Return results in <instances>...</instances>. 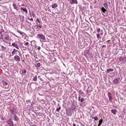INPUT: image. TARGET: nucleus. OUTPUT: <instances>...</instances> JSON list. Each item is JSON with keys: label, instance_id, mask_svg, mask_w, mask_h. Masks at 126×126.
Returning <instances> with one entry per match:
<instances>
[{"label": "nucleus", "instance_id": "obj_8", "mask_svg": "<svg viewBox=\"0 0 126 126\" xmlns=\"http://www.w3.org/2000/svg\"><path fill=\"white\" fill-rule=\"evenodd\" d=\"M76 108V106L75 103H73L71 107L72 110H74Z\"/></svg>", "mask_w": 126, "mask_h": 126}, {"label": "nucleus", "instance_id": "obj_7", "mask_svg": "<svg viewBox=\"0 0 126 126\" xmlns=\"http://www.w3.org/2000/svg\"><path fill=\"white\" fill-rule=\"evenodd\" d=\"M101 9L105 14H108V12L103 7H102Z\"/></svg>", "mask_w": 126, "mask_h": 126}, {"label": "nucleus", "instance_id": "obj_21", "mask_svg": "<svg viewBox=\"0 0 126 126\" xmlns=\"http://www.w3.org/2000/svg\"><path fill=\"white\" fill-rule=\"evenodd\" d=\"M113 69L110 68L109 69H107V73H109L110 71H113Z\"/></svg>", "mask_w": 126, "mask_h": 126}, {"label": "nucleus", "instance_id": "obj_45", "mask_svg": "<svg viewBox=\"0 0 126 126\" xmlns=\"http://www.w3.org/2000/svg\"><path fill=\"white\" fill-rule=\"evenodd\" d=\"M30 19L31 21H33V19L32 18L30 19Z\"/></svg>", "mask_w": 126, "mask_h": 126}, {"label": "nucleus", "instance_id": "obj_35", "mask_svg": "<svg viewBox=\"0 0 126 126\" xmlns=\"http://www.w3.org/2000/svg\"><path fill=\"white\" fill-rule=\"evenodd\" d=\"M79 123L80 124L81 126H85V125L84 123H82L81 122H80Z\"/></svg>", "mask_w": 126, "mask_h": 126}, {"label": "nucleus", "instance_id": "obj_32", "mask_svg": "<svg viewBox=\"0 0 126 126\" xmlns=\"http://www.w3.org/2000/svg\"><path fill=\"white\" fill-rule=\"evenodd\" d=\"M85 100V99L83 98H82L80 99V102H83Z\"/></svg>", "mask_w": 126, "mask_h": 126}, {"label": "nucleus", "instance_id": "obj_16", "mask_svg": "<svg viewBox=\"0 0 126 126\" xmlns=\"http://www.w3.org/2000/svg\"><path fill=\"white\" fill-rule=\"evenodd\" d=\"M66 115L67 116H68L71 112V110H70L68 109V110H66Z\"/></svg>", "mask_w": 126, "mask_h": 126}, {"label": "nucleus", "instance_id": "obj_40", "mask_svg": "<svg viewBox=\"0 0 126 126\" xmlns=\"http://www.w3.org/2000/svg\"><path fill=\"white\" fill-rule=\"evenodd\" d=\"M97 35V38H98L100 36V35L98 33V34H96Z\"/></svg>", "mask_w": 126, "mask_h": 126}, {"label": "nucleus", "instance_id": "obj_29", "mask_svg": "<svg viewBox=\"0 0 126 126\" xmlns=\"http://www.w3.org/2000/svg\"><path fill=\"white\" fill-rule=\"evenodd\" d=\"M79 93L80 95L83 94H84V93L82 92L81 90H79Z\"/></svg>", "mask_w": 126, "mask_h": 126}, {"label": "nucleus", "instance_id": "obj_54", "mask_svg": "<svg viewBox=\"0 0 126 126\" xmlns=\"http://www.w3.org/2000/svg\"><path fill=\"white\" fill-rule=\"evenodd\" d=\"M2 120H3L4 119V118H2Z\"/></svg>", "mask_w": 126, "mask_h": 126}, {"label": "nucleus", "instance_id": "obj_19", "mask_svg": "<svg viewBox=\"0 0 126 126\" xmlns=\"http://www.w3.org/2000/svg\"><path fill=\"white\" fill-rule=\"evenodd\" d=\"M57 7V5L56 3H54L53 4L52 6V7L53 8H55Z\"/></svg>", "mask_w": 126, "mask_h": 126}, {"label": "nucleus", "instance_id": "obj_23", "mask_svg": "<svg viewBox=\"0 0 126 126\" xmlns=\"http://www.w3.org/2000/svg\"><path fill=\"white\" fill-rule=\"evenodd\" d=\"M103 5L104 7H105V8L106 9L108 8V4L107 3H105Z\"/></svg>", "mask_w": 126, "mask_h": 126}, {"label": "nucleus", "instance_id": "obj_34", "mask_svg": "<svg viewBox=\"0 0 126 126\" xmlns=\"http://www.w3.org/2000/svg\"><path fill=\"white\" fill-rule=\"evenodd\" d=\"M78 6L79 7V9H80V10H81L82 9V6L81 5H79Z\"/></svg>", "mask_w": 126, "mask_h": 126}, {"label": "nucleus", "instance_id": "obj_50", "mask_svg": "<svg viewBox=\"0 0 126 126\" xmlns=\"http://www.w3.org/2000/svg\"><path fill=\"white\" fill-rule=\"evenodd\" d=\"M73 126H76V124H73Z\"/></svg>", "mask_w": 126, "mask_h": 126}, {"label": "nucleus", "instance_id": "obj_36", "mask_svg": "<svg viewBox=\"0 0 126 126\" xmlns=\"http://www.w3.org/2000/svg\"><path fill=\"white\" fill-rule=\"evenodd\" d=\"M2 34H3L1 33V32H0V39H1L2 38Z\"/></svg>", "mask_w": 126, "mask_h": 126}, {"label": "nucleus", "instance_id": "obj_25", "mask_svg": "<svg viewBox=\"0 0 126 126\" xmlns=\"http://www.w3.org/2000/svg\"><path fill=\"white\" fill-rule=\"evenodd\" d=\"M16 51H18L17 50H16L15 49H14L13 51L12 52V54L13 55L14 53L16 52Z\"/></svg>", "mask_w": 126, "mask_h": 126}, {"label": "nucleus", "instance_id": "obj_56", "mask_svg": "<svg viewBox=\"0 0 126 126\" xmlns=\"http://www.w3.org/2000/svg\"><path fill=\"white\" fill-rule=\"evenodd\" d=\"M59 104H58V106H59Z\"/></svg>", "mask_w": 126, "mask_h": 126}, {"label": "nucleus", "instance_id": "obj_44", "mask_svg": "<svg viewBox=\"0 0 126 126\" xmlns=\"http://www.w3.org/2000/svg\"><path fill=\"white\" fill-rule=\"evenodd\" d=\"M120 51L121 52H122V53H123L124 52V51L123 49H121Z\"/></svg>", "mask_w": 126, "mask_h": 126}, {"label": "nucleus", "instance_id": "obj_47", "mask_svg": "<svg viewBox=\"0 0 126 126\" xmlns=\"http://www.w3.org/2000/svg\"><path fill=\"white\" fill-rule=\"evenodd\" d=\"M106 47V46H105V45H103L102 46V48H103V47Z\"/></svg>", "mask_w": 126, "mask_h": 126}, {"label": "nucleus", "instance_id": "obj_18", "mask_svg": "<svg viewBox=\"0 0 126 126\" xmlns=\"http://www.w3.org/2000/svg\"><path fill=\"white\" fill-rule=\"evenodd\" d=\"M120 79V78H119V79L117 78V79H116L114 80L113 82V83H116L117 82H118V80H119Z\"/></svg>", "mask_w": 126, "mask_h": 126}, {"label": "nucleus", "instance_id": "obj_37", "mask_svg": "<svg viewBox=\"0 0 126 126\" xmlns=\"http://www.w3.org/2000/svg\"><path fill=\"white\" fill-rule=\"evenodd\" d=\"M103 121V120L102 119H101L99 121V123H100L102 124Z\"/></svg>", "mask_w": 126, "mask_h": 126}, {"label": "nucleus", "instance_id": "obj_17", "mask_svg": "<svg viewBox=\"0 0 126 126\" xmlns=\"http://www.w3.org/2000/svg\"><path fill=\"white\" fill-rule=\"evenodd\" d=\"M13 6L15 9H16V10H18L19 9V8L15 4H13Z\"/></svg>", "mask_w": 126, "mask_h": 126}, {"label": "nucleus", "instance_id": "obj_57", "mask_svg": "<svg viewBox=\"0 0 126 126\" xmlns=\"http://www.w3.org/2000/svg\"><path fill=\"white\" fill-rule=\"evenodd\" d=\"M102 31V30L101 31V32Z\"/></svg>", "mask_w": 126, "mask_h": 126}, {"label": "nucleus", "instance_id": "obj_48", "mask_svg": "<svg viewBox=\"0 0 126 126\" xmlns=\"http://www.w3.org/2000/svg\"><path fill=\"white\" fill-rule=\"evenodd\" d=\"M101 123H99V124H98V126H100L101 125Z\"/></svg>", "mask_w": 126, "mask_h": 126}, {"label": "nucleus", "instance_id": "obj_3", "mask_svg": "<svg viewBox=\"0 0 126 126\" xmlns=\"http://www.w3.org/2000/svg\"><path fill=\"white\" fill-rule=\"evenodd\" d=\"M119 60L120 61H126V57L125 56H121L119 58Z\"/></svg>", "mask_w": 126, "mask_h": 126}, {"label": "nucleus", "instance_id": "obj_53", "mask_svg": "<svg viewBox=\"0 0 126 126\" xmlns=\"http://www.w3.org/2000/svg\"><path fill=\"white\" fill-rule=\"evenodd\" d=\"M39 77H40V76H38V78H39Z\"/></svg>", "mask_w": 126, "mask_h": 126}, {"label": "nucleus", "instance_id": "obj_33", "mask_svg": "<svg viewBox=\"0 0 126 126\" xmlns=\"http://www.w3.org/2000/svg\"><path fill=\"white\" fill-rule=\"evenodd\" d=\"M96 29L97 31V32L98 33V32L100 31V29L99 28H97Z\"/></svg>", "mask_w": 126, "mask_h": 126}, {"label": "nucleus", "instance_id": "obj_46", "mask_svg": "<svg viewBox=\"0 0 126 126\" xmlns=\"http://www.w3.org/2000/svg\"><path fill=\"white\" fill-rule=\"evenodd\" d=\"M18 32H19L20 34L22 35V33L19 32V31H18Z\"/></svg>", "mask_w": 126, "mask_h": 126}, {"label": "nucleus", "instance_id": "obj_11", "mask_svg": "<svg viewBox=\"0 0 126 126\" xmlns=\"http://www.w3.org/2000/svg\"><path fill=\"white\" fill-rule=\"evenodd\" d=\"M108 97L109 98V100L110 101L112 99V94L110 92H108Z\"/></svg>", "mask_w": 126, "mask_h": 126}, {"label": "nucleus", "instance_id": "obj_26", "mask_svg": "<svg viewBox=\"0 0 126 126\" xmlns=\"http://www.w3.org/2000/svg\"><path fill=\"white\" fill-rule=\"evenodd\" d=\"M93 119H94L95 121H97L98 120V118L97 117H92Z\"/></svg>", "mask_w": 126, "mask_h": 126}, {"label": "nucleus", "instance_id": "obj_1", "mask_svg": "<svg viewBox=\"0 0 126 126\" xmlns=\"http://www.w3.org/2000/svg\"><path fill=\"white\" fill-rule=\"evenodd\" d=\"M38 38L42 40H45L46 38L45 36L42 34H39L37 35Z\"/></svg>", "mask_w": 126, "mask_h": 126}, {"label": "nucleus", "instance_id": "obj_2", "mask_svg": "<svg viewBox=\"0 0 126 126\" xmlns=\"http://www.w3.org/2000/svg\"><path fill=\"white\" fill-rule=\"evenodd\" d=\"M7 123L10 126H13L14 123L11 119L9 118L8 121L7 122Z\"/></svg>", "mask_w": 126, "mask_h": 126}, {"label": "nucleus", "instance_id": "obj_9", "mask_svg": "<svg viewBox=\"0 0 126 126\" xmlns=\"http://www.w3.org/2000/svg\"><path fill=\"white\" fill-rule=\"evenodd\" d=\"M17 43L15 42L14 43L12 44V45L16 47L17 49H19V47H18Z\"/></svg>", "mask_w": 126, "mask_h": 126}, {"label": "nucleus", "instance_id": "obj_13", "mask_svg": "<svg viewBox=\"0 0 126 126\" xmlns=\"http://www.w3.org/2000/svg\"><path fill=\"white\" fill-rule=\"evenodd\" d=\"M14 120L16 121H17L19 119L18 116L15 114L14 115Z\"/></svg>", "mask_w": 126, "mask_h": 126}, {"label": "nucleus", "instance_id": "obj_52", "mask_svg": "<svg viewBox=\"0 0 126 126\" xmlns=\"http://www.w3.org/2000/svg\"><path fill=\"white\" fill-rule=\"evenodd\" d=\"M110 41V40H109L107 41V42H109V41Z\"/></svg>", "mask_w": 126, "mask_h": 126}, {"label": "nucleus", "instance_id": "obj_4", "mask_svg": "<svg viewBox=\"0 0 126 126\" xmlns=\"http://www.w3.org/2000/svg\"><path fill=\"white\" fill-rule=\"evenodd\" d=\"M10 111L11 113L14 115H15L16 113V110L15 108L12 107L10 110Z\"/></svg>", "mask_w": 126, "mask_h": 126}, {"label": "nucleus", "instance_id": "obj_24", "mask_svg": "<svg viewBox=\"0 0 126 126\" xmlns=\"http://www.w3.org/2000/svg\"><path fill=\"white\" fill-rule=\"evenodd\" d=\"M2 83L4 85H7L8 84V83L4 81H3Z\"/></svg>", "mask_w": 126, "mask_h": 126}, {"label": "nucleus", "instance_id": "obj_30", "mask_svg": "<svg viewBox=\"0 0 126 126\" xmlns=\"http://www.w3.org/2000/svg\"><path fill=\"white\" fill-rule=\"evenodd\" d=\"M40 24H37V27H39L40 28H41L42 25H40Z\"/></svg>", "mask_w": 126, "mask_h": 126}, {"label": "nucleus", "instance_id": "obj_43", "mask_svg": "<svg viewBox=\"0 0 126 126\" xmlns=\"http://www.w3.org/2000/svg\"><path fill=\"white\" fill-rule=\"evenodd\" d=\"M37 49H38V50H40V49H41V47H38V48H37Z\"/></svg>", "mask_w": 126, "mask_h": 126}, {"label": "nucleus", "instance_id": "obj_51", "mask_svg": "<svg viewBox=\"0 0 126 126\" xmlns=\"http://www.w3.org/2000/svg\"><path fill=\"white\" fill-rule=\"evenodd\" d=\"M103 34V33H101V34H100V35H102Z\"/></svg>", "mask_w": 126, "mask_h": 126}, {"label": "nucleus", "instance_id": "obj_12", "mask_svg": "<svg viewBox=\"0 0 126 126\" xmlns=\"http://www.w3.org/2000/svg\"><path fill=\"white\" fill-rule=\"evenodd\" d=\"M20 9L21 10H22V11L25 13H28L27 10L26 8L21 7L20 8Z\"/></svg>", "mask_w": 126, "mask_h": 126}, {"label": "nucleus", "instance_id": "obj_10", "mask_svg": "<svg viewBox=\"0 0 126 126\" xmlns=\"http://www.w3.org/2000/svg\"><path fill=\"white\" fill-rule=\"evenodd\" d=\"M70 2L71 4H77L78 3L77 0H70Z\"/></svg>", "mask_w": 126, "mask_h": 126}, {"label": "nucleus", "instance_id": "obj_39", "mask_svg": "<svg viewBox=\"0 0 126 126\" xmlns=\"http://www.w3.org/2000/svg\"><path fill=\"white\" fill-rule=\"evenodd\" d=\"M25 45H28V46H29V43L28 42H26V43Z\"/></svg>", "mask_w": 126, "mask_h": 126}, {"label": "nucleus", "instance_id": "obj_15", "mask_svg": "<svg viewBox=\"0 0 126 126\" xmlns=\"http://www.w3.org/2000/svg\"><path fill=\"white\" fill-rule=\"evenodd\" d=\"M117 111V110L116 109H112L111 110V112L114 115H116Z\"/></svg>", "mask_w": 126, "mask_h": 126}, {"label": "nucleus", "instance_id": "obj_31", "mask_svg": "<svg viewBox=\"0 0 126 126\" xmlns=\"http://www.w3.org/2000/svg\"><path fill=\"white\" fill-rule=\"evenodd\" d=\"M32 16L33 17H35V14L33 12H32Z\"/></svg>", "mask_w": 126, "mask_h": 126}, {"label": "nucleus", "instance_id": "obj_60", "mask_svg": "<svg viewBox=\"0 0 126 126\" xmlns=\"http://www.w3.org/2000/svg\"><path fill=\"white\" fill-rule=\"evenodd\" d=\"M19 52V53H20V52Z\"/></svg>", "mask_w": 126, "mask_h": 126}, {"label": "nucleus", "instance_id": "obj_28", "mask_svg": "<svg viewBox=\"0 0 126 126\" xmlns=\"http://www.w3.org/2000/svg\"><path fill=\"white\" fill-rule=\"evenodd\" d=\"M37 80V77L36 76H35L33 78V80L35 81H36Z\"/></svg>", "mask_w": 126, "mask_h": 126}, {"label": "nucleus", "instance_id": "obj_55", "mask_svg": "<svg viewBox=\"0 0 126 126\" xmlns=\"http://www.w3.org/2000/svg\"><path fill=\"white\" fill-rule=\"evenodd\" d=\"M87 93H88V90H87Z\"/></svg>", "mask_w": 126, "mask_h": 126}, {"label": "nucleus", "instance_id": "obj_6", "mask_svg": "<svg viewBox=\"0 0 126 126\" xmlns=\"http://www.w3.org/2000/svg\"><path fill=\"white\" fill-rule=\"evenodd\" d=\"M5 39L9 41H11L12 39L9 37V35L8 34L6 35L5 36Z\"/></svg>", "mask_w": 126, "mask_h": 126}, {"label": "nucleus", "instance_id": "obj_42", "mask_svg": "<svg viewBox=\"0 0 126 126\" xmlns=\"http://www.w3.org/2000/svg\"><path fill=\"white\" fill-rule=\"evenodd\" d=\"M36 21H38V22L39 23V24H40L41 23L40 21L39 20H38V18L37 19Z\"/></svg>", "mask_w": 126, "mask_h": 126}, {"label": "nucleus", "instance_id": "obj_61", "mask_svg": "<svg viewBox=\"0 0 126 126\" xmlns=\"http://www.w3.org/2000/svg\"><path fill=\"white\" fill-rule=\"evenodd\" d=\"M89 126H90V125H89Z\"/></svg>", "mask_w": 126, "mask_h": 126}, {"label": "nucleus", "instance_id": "obj_27", "mask_svg": "<svg viewBox=\"0 0 126 126\" xmlns=\"http://www.w3.org/2000/svg\"><path fill=\"white\" fill-rule=\"evenodd\" d=\"M61 107H59V108H58L55 111H58V112H59V111L61 110Z\"/></svg>", "mask_w": 126, "mask_h": 126}, {"label": "nucleus", "instance_id": "obj_20", "mask_svg": "<svg viewBox=\"0 0 126 126\" xmlns=\"http://www.w3.org/2000/svg\"><path fill=\"white\" fill-rule=\"evenodd\" d=\"M41 66V64L40 63H37L35 65V66L39 68Z\"/></svg>", "mask_w": 126, "mask_h": 126}, {"label": "nucleus", "instance_id": "obj_22", "mask_svg": "<svg viewBox=\"0 0 126 126\" xmlns=\"http://www.w3.org/2000/svg\"><path fill=\"white\" fill-rule=\"evenodd\" d=\"M0 46L1 47V48L2 49V50L4 51L5 49H6V47H4V46H3L1 45H0Z\"/></svg>", "mask_w": 126, "mask_h": 126}, {"label": "nucleus", "instance_id": "obj_41", "mask_svg": "<svg viewBox=\"0 0 126 126\" xmlns=\"http://www.w3.org/2000/svg\"><path fill=\"white\" fill-rule=\"evenodd\" d=\"M81 98V97H80V96H79V99H78V100L79 101H80V98Z\"/></svg>", "mask_w": 126, "mask_h": 126}, {"label": "nucleus", "instance_id": "obj_59", "mask_svg": "<svg viewBox=\"0 0 126 126\" xmlns=\"http://www.w3.org/2000/svg\"><path fill=\"white\" fill-rule=\"evenodd\" d=\"M76 98H77V97H76Z\"/></svg>", "mask_w": 126, "mask_h": 126}, {"label": "nucleus", "instance_id": "obj_49", "mask_svg": "<svg viewBox=\"0 0 126 126\" xmlns=\"http://www.w3.org/2000/svg\"><path fill=\"white\" fill-rule=\"evenodd\" d=\"M36 125H33L31 126H36Z\"/></svg>", "mask_w": 126, "mask_h": 126}, {"label": "nucleus", "instance_id": "obj_38", "mask_svg": "<svg viewBox=\"0 0 126 126\" xmlns=\"http://www.w3.org/2000/svg\"><path fill=\"white\" fill-rule=\"evenodd\" d=\"M4 32V30L3 29H2L1 30V31L0 32H1V33L3 34L2 33H3Z\"/></svg>", "mask_w": 126, "mask_h": 126}, {"label": "nucleus", "instance_id": "obj_5", "mask_svg": "<svg viewBox=\"0 0 126 126\" xmlns=\"http://www.w3.org/2000/svg\"><path fill=\"white\" fill-rule=\"evenodd\" d=\"M21 75H22L23 74L25 73L26 72V70L25 69H21L19 71Z\"/></svg>", "mask_w": 126, "mask_h": 126}, {"label": "nucleus", "instance_id": "obj_14", "mask_svg": "<svg viewBox=\"0 0 126 126\" xmlns=\"http://www.w3.org/2000/svg\"><path fill=\"white\" fill-rule=\"evenodd\" d=\"M14 58V59H15L16 60H17L18 61H20V58L18 56L16 55L15 56Z\"/></svg>", "mask_w": 126, "mask_h": 126}, {"label": "nucleus", "instance_id": "obj_58", "mask_svg": "<svg viewBox=\"0 0 126 126\" xmlns=\"http://www.w3.org/2000/svg\"><path fill=\"white\" fill-rule=\"evenodd\" d=\"M103 16H104L103 14Z\"/></svg>", "mask_w": 126, "mask_h": 126}]
</instances>
